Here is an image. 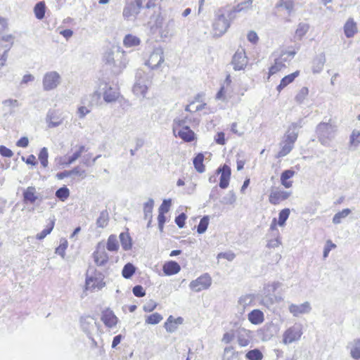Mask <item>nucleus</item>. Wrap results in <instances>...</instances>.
I'll use <instances>...</instances> for the list:
<instances>
[{"mask_svg":"<svg viewBox=\"0 0 360 360\" xmlns=\"http://www.w3.org/2000/svg\"><path fill=\"white\" fill-rule=\"evenodd\" d=\"M245 357L248 360H262L263 358V354L259 349H254L248 351Z\"/></svg>","mask_w":360,"mask_h":360,"instance_id":"nucleus-43","label":"nucleus"},{"mask_svg":"<svg viewBox=\"0 0 360 360\" xmlns=\"http://www.w3.org/2000/svg\"><path fill=\"white\" fill-rule=\"evenodd\" d=\"M109 220L108 212L107 210L101 212L98 218L96 220V226L98 228H104L108 225Z\"/></svg>","mask_w":360,"mask_h":360,"instance_id":"nucleus-40","label":"nucleus"},{"mask_svg":"<svg viewBox=\"0 0 360 360\" xmlns=\"http://www.w3.org/2000/svg\"><path fill=\"white\" fill-rule=\"evenodd\" d=\"M157 305L158 304L155 300H149L143 304V309L146 312H151L156 308Z\"/></svg>","mask_w":360,"mask_h":360,"instance_id":"nucleus-57","label":"nucleus"},{"mask_svg":"<svg viewBox=\"0 0 360 360\" xmlns=\"http://www.w3.org/2000/svg\"><path fill=\"white\" fill-rule=\"evenodd\" d=\"M351 213V210L349 208L342 210L340 212L336 213L333 218V223L338 224L341 223L342 219L347 217Z\"/></svg>","mask_w":360,"mask_h":360,"instance_id":"nucleus-42","label":"nucleus"},{"mask_svg":"<svg viewBox=\"0 0 360 360\" xmlns=\"http://www.w3.org/2000/svg\"><path fill=\"white\" fill-rule=\"evenodd\" d=\"M55 195L58 199H59L62 202H64L70 196V191L65 186H64L58 188L56 191Z\"/></svg>","mask_w":360,"mask_h":360,"instance_id":"nucleus-41","label":"nucleus"},{"mask_svg":"<svg viewBox=\"0 0 360 360\" xmlns=\"http://www.w3.org/2000/svg\"><path fill=\"white\" fill-rule=\"evenodd\" d=\"M335 126L328 122H321L316 127V134L319 141L323 145H327L328 141L334 137Z\"/></svg>","mask_w":360,"mask_h":360,"instance_id":"nucleus-4","label":"nucleus"},{"mask_svg":"<svg viewBox=\"0 0 360 360\" xmlns=\"http://www.w3.org/2000/svg\"><path fill=\"white\" fill-rule=\"evenodd\" d=\"M238 343L240 347H246L250 342V331L244 328L240 329L238 333Z\"/></svg>","mask_w":360,"mask_h":360,"instance_id":"nucleus-28","label":"nucleus"},{"mask_svg":"<svg viewBox=\"0 0 360 360\" xmlns=\"http://www.w3.org/2000/svg\"><path fill=\"white\" fill-rule=\"evenodd\" d=\"M212 283V278L207 274L198 277L197 279L192 281L190 283V288L195 292H200L201 290L207 289Z\"/></svg>","mask_w":360,"mask_h":360,"instance_id":"nucleus-9","label":"nucleus"},{"mask_svg":"<svg viewBox=\"0 0 360 360\" xmlns=\"http://www.w3.org/2000/svg\"><path fill=\"white\" fill-rule=\"evenodd\" d=\"M141 72H137L136 75V82L133 86V92L137 96L146 97L147 90L148 89L147 83L148 82L145 78L141 77Z\"/></svg>","mask_w":360,"mask_h":360,"instance_id":"nucleus-10","label":"nucleus"},{"mask_svg":"<svg viewBox=\"0 0 360 360\" xmlns=\"http://www.w3.org/2000/svg\"><path fill=\"white\" fill-rule=\"evenodd\" d=\"M288 61L287 57H283V54L275 59L274 64L269 68V75H273L285 68V63Z\"/></svg>","mask_w":360,"mask_h":360,"instance_id":"nucleus-20","label":"nucleus"},{"mask_svg":"<svg viewBox=\"0 0 360 360\" xmlns=\"http://www.w3.org/2000/svg\"><path fill=\"white\" fill-rule=\"evenodd\" d=\"M100 98L101 93L97 91H94L93 94L89 96H85L82 100V103L84 105H87V106L82 105L78 108L77 113L79 117L82 119L87 114H89L91 112V110L89 108V107L98 104Z\"/></svg>","mask_w":360,"mask_h":360,"instance_id":"nucleus-5","label":"nucleus"},{"mask_svg":"<svg viewBox=\"0 0 360 360\" xmlns=\"http://www.w3.org/2000/svg\"><path fill=\"white\" fill-rule=\"evenodd\" d=\"M309 28V25L305 23H300L295 31V37L301 40L302 37L307 34Z\"/></svg>","mask_w":360,"mask_h":360,"instance_id":"nucleus-44","label":"nucleus"},{"mask_svg":"<svg viewBox=\"0 0 360 360\" xmlns=\"http://www.w3.org/2000/svg\"><path fill=\"white\" fill-rule=\"evenodd\" d=\"M124 52L120 50L119 47H112L105 51L103 56V62L111 67L114 74H120L126 67V63L122 61Z\"/></svg>","mask_w":360,"mask_h":360,"instance_id":"nucleus-1","label":"nucleus"},{"mask_svg":"<svg viewBox=\"0 0 360 360\" xmlns=\"http://www.w3.org/2000/svg\"><path fill=\"white\" fill-rule=\"evenodd\" d=\"M106 248L110 252H116L119 249V244L117 236L115 235H110L107 241Z\"/></svg>","mask_w":360,"mask_h":360,"instance_id":"nucleus-39","label":"nucleus"},{"mask_svg":"<svg viewBox=\"0 0 360 360\" xmlns=\"http://www.w3.org/2000/svg\"><path fill=\"white\" fill-rule=\"evenodd\" d=\"M140 43V39L136 36L132 35L131 34H127L123 39V44L126 47L136 46L139 45Z\"/></svg>","mask_w":360,"mask_h":360,"instance_id":"nucleus-34","label":"nucleus"},{"mask_svg":"<svg viewBox=\"0 0 360 360\" xmlns=\"http://www.w3.org/2000/svg\"><path fill=\"white\" fill-rule=\"evenodd\" d=\"M204 155L202 153H198L193 158V165L195 169L199 172L202 173L205 172V166L203 165Z\"/></svg>","mask_w":360,"mask_h":360,"instance_id":"nucleus-38","label":"nucleus"},{"mask_svg":"<svg viewBox=\"0 0 360 360\" xmlns=\"http://www.w3.org/2000/svg\"><path fill=\"white\" fill-rule=\"evenodd\" d=\"M136 272V267L135 266L129 262V263H127L122 270V276L126 278V279H129L131 278L133 275L135 274Z\"/></svg>","mask_w":360,"mask_h":360,"instance_id":"nucleus-37","label":"nucleus"},{"mask_svg":"<svg viewBox=\"0 0 360 360\" xmlns=\"http://www.w3.org/2000/svg\"><path fill=\"white\" fill-rule=\"evenodd\" d=\"M186 218L187 217L185 213H181L175 218V223L179 228L181 229L184 226Z\"/></svg>","mask_w":360,"mask_h":360,"instance_id":"nucleus-62","label":"nucleus"},{"mask_svg":"<svg viewBox=\"0 0 360 360\" xmlns=\"http://www.w3.org/2000/svg\"><path fill=\"white\" fill-rule=\"evenodd\" d=\"M289 311L294 316H298L301 314H308L311 311V307L309 302L301 304H291L288 307Z\"/></svg>","mask_w":360,"mask_h":360,"instance_id":"nucleus-15","label":"nucleus"},{"mask_svg":"<svg viewBox=\"0 0 360 360\" xmlns=\"http://www.w3.org/2000/svg\"><path fill=\"white\" fill-rule=\"evenodd\" d=\"M302 334V327L300 325L295 324L289 328L284 333L283 342L285 344L291 343L294 341L298 340Z\"/></svg>","mask_w":360,"mask_h":360,"instance_id":"nucleus-11","label":"nucleus"},{"mask_svg":"<svg viewBox=\"0 0 360 360\" xmlns=\"http://www.w3.org/2000/svg\"><path fill=\"white\" fill-rule=\"evenodd\" d=\"M300 75V72L298 70L294 72L292 74L285 76L281 80L280 84L277 86L276 89L278 92H281L282 89H283L285 86H287L289 84L292 83L295 79Z\"/></svg>","mask_w":360,"mask_h":360,"instance_id":"nucleus-27","label":"nucleus"},{"mask_svg":"<svg viewBox=\"0 0 360 360\" xmlns=\"http://www.w3.org/2000/svg\"><path fill=\"white\" fill-rule=\"evenodd\" d=\"M119 93L110 86L105 91L103 94V99L107 103H112L117 99Z\"/></svg>","mask_w":360,"mask_h":360,"instance_id":"nucleus-35","label":"nucleus"},{"mask_svg":"<svg viewBox=\"0 0 360 360\" xmlns=\"http://www.w3.org/2000/svg\"><path fill=\"white\" fill-rule=\"evenodd\" d=\"M183 321L184 319L181 317L174 319L172 316H169L165 323V328L167 332L173 333L177 328V326L183 323Z\"/></svg>","mask_w":360,"mask_h":360,"instance_id":"nucleus-25","label":"nucleus"},{"mask_svg":"<svg viewBox=\"0 0 360 360\" xmlns=\"http://www.w3.org/2000/svg\"><path fill=\"white\" fill-rule=\"evenodd\" d=\"M162 270L165 275L171 276L179 272L181 267L176 262L169 261L163 265Z\"/></svg>","mask_w":360,"mask_h":360,"instance_id":"nucleus-23","label":"nucleus"},{"mask_svg":"<svg viewBox=\"0 0 360 360\" xmlns=\"http://www.w3.org/2000/svg\"><path fill=\"white\" fill-rule=\"evenodd\" d=\"M154 205V200L153 199H149L148 202L144 203L143 206V212H144V218L145 219H148V222L147 224V227H150L151 221H152V212Z\"/></svg>","mask_w":360,"mask_h":360,"instance_id":"nucleus-29","label":"nucleus"},{"mask_svg":"<svg viewBox=\"0 0 360 360\" xmlns=\"http://www.w3.org/2000/svg\"><path fill=\"white\" fill-rule=\"evenodd\" d=\"M217 173H221L219 184V187L222 189L226 188L229 186L230 176L231 174V168L228 165H224L217 169Z\"/></svg>","mask_w":360,"mask_h":360,"instance_id":"nucleus-14","label":"nucleus"},{"mask_svg":"<svg viewBox=\"0 0 360 360\" xmlns=\"http://www.w3.org/2000/svg\"><path fill=\"white\" fill-rule=\"evenodd\" d=\"M336 245L332 243L330 240L326 241V243L324 246L323 256L324 258H326L328 256L330 251L332 248H335Z\"/></svg>","mask_w":360,"mask_h":360,"instance_id":"nucleus-59","label":"nucleus"},{"mask_svg":"<svg viewBox=\"0 0 360 360\" xmlns=\"http://www.w3.org/2000/svg\"><path fill=\"white\" fill-rule=\"evenodd\" d=\"M172 206V200L171 199H165L162 201V205L159 207V212L167 213L170 210Z\"/></svg>","mask_w":360,"mask_h":360,"instance_id":"nucleus-58","label":"nucleus"},{"mask_svg":"<svg viewBox=\"0 0 360 360\" xmlns=\"http://www.w3.org/2000/svg\"><path fill=\"white\" fill-rule=\"evenodd\" d=\"M326 63L325 54L323 53H320L315 57L312 62V72L314 73H319L323 70L324 64Z\"/></svg>","mask_w":360,"mask_h":360,"instance_id":"nucleus-24","label":"nucleus"},{"mask_svg":"<svg viewBox=\"0 0 360 360\" xmlns=\"http://www.w3.org/2000/svg\"><path fill=\"white\" fill-rule=\"evenodd\" d=\"M85 150V147L84 146H80L79 149L75 151L71 156L68 158V160L66 162V165H70L72 164L75 161H76L82 155V153Z\"/></svg>","mask_w":360,"mask_h":360,"instance_id":"nucleus-54","label":"nucleus"},{"mask_svg":"<svg viewBox=\"0 0 360 360\" xmlns=\"http://www.w3.org/2000/svg\"><path fill=\"white\" fill-rule=\"evenodd\" d=\"M142 6V0H134L133 1H131L124 8L123 16L125 18H129L131 16L139 14Z\"/></svg>","mask_w":360,"mask_h":360,"instance_id":"nucleus-13","label":"nucleus"},{"mask_svg":"<svg viewBox=\"0 0 360 360\" xmlns=\"http://www.w3.org/2000/svg\"><path fill=\"white\" fill-rule=\"evenodd\" d=\"M50 221L46 225V228L44 229L40 233H37L36 236V238L37 240H43L47 235L51 233L52 230L53 229L54 225H55V221L56 218L54 216L52 217V218L49 219Z\"/></svg>","mask_w":360,"mask_h":360,"instance_id":"nucleus-31","label":"nucleus"},{"mask_svg":"<svg viewBox=\"0 0 360 360\" xmlns=\"http://www.w3.org/2000/svg\"><path fill=\"white\" fill-rule=\"evenodd\" d=\"M210 218L209 216H204L200 221L199 224L197 226V232L200 234L205 233L207 229L209 224Z\"/></svg>","mask_w":360,"mask_h":360,"instance_id":"nucleus-46","label":"nucleus"},{"mask_svg":"<svg viewBox=\"0 0 360 360\" xmlns=\"http://www.w3.org/2000/svg\"><path fill=\"white\" fill-rule=\"evenodd\" d=\"M46 122L49 128H54L62 124V120L60 119L54 110H49L46 115Z\"/></svg>","mask_w":360,"mask_h":360,"instance_id":"nucleus-26","label":"nucleus"},{"mask_svg":"<svg viewBox=\"0 0 360 360\" xmlns=\"http://www.w3.org/2000/svg\"><path fill=\"white\" fill-rule=\"evenodd\" d=\"M224 8H220L215 11L214 19L212 23L214 37L222 36L230 27V22L224 15Z\"/></svg>","mask_w":360,"mask_h":360,"instance_id":"nucleus-2","label":"nucleus"},{"mask_svg":"<svg viewBox=\"0 0 360 360\" xmlns=\"http://www.w3.org/2000/svg\"><path fill=\"white\" fill-rule=\"evenodd\" d=\"M23 202L26 204H34L38 199L36 195V188L34 186L27 187L22 193Z\"/></svg>","mask_w":360,"mask_h":360,"instance_id":"nucleus-19","label":"nucleus"},{"mask_svg":"<svg viewBox=\"0 0 360 360\" xmlns=\"http://www.w3.org/2000/svg\"><path fill=\"white\" fill-rule=\"evenodd\" d=\"M68 245V243L66 240H61L59 246L56 249V253L64 258Z\"/></svg>","mask_w":360,"mask_h":360,"instance_id":"nucleus-56","label":"nucleus"},{"mask_svg":"<svg viewBox=\"0 0 360 360\" xmlns=\"http://www.w3.org/2000/svg\"><path fill=\"white\" fill-rule=\"evenodd\" d=\"M173 27H174V21L171 20L167 24L165 29L161 32V33H160L161 38L166 39V38H168L169 37L172 36Z\"/></svg>","mask_w":360,"mask_h":360,"instance_id":"nucleus-55","label":"nucleus"},{"mask_svg":"<svg viewBox=\"0 0 360 360\" xmlns=\"http://www.w3.org/2000/svg\"><path fill=\"white\" fill-rule=\"evenodd\" d=\"M101 320L103 323L109 328H112L117 324V318L112 311L107 309L102 312Z\"/></svg>","mask_w":360,"mask_h":360,"instance_id":"nucleus-17","label":"nucleus"},{"mask_svg":"<svg viewBox=\"0 0 360 360\" xmlns=\"http://www.w3.org/2000/svg\"><path fill=\"white\" fill-rule=\"evenodd\" d=\"M92 257L98 266H103L108 263L109 257L105 251V245L102 242H99L96 245V250L92 254Z\"/></svg>","mask_w":360,"mask_h":360,"instance_id":"nucleus-7","label":"nucleus"},{"mask_svg":"<svg viewBox=\"0 0 360 360\" xmlns=\"http://www.w3.org/2000/svg\"><path fill=\"white\" fill-rule=\"evenodd\" d=\"M294 144H290V143L285 141L283 142V145H282L281 150L278 152L277 157H284L287 155L293 148Z\"/></svg>","mask_w":360,"mask_h":360,"instance_id":"nucleus-49","label":"nucleus"},{"mask_svg":"<svg viewBox=\"0 0 360 360\" xmlns=\"http://www.w3.org/2000/svg\"><path fill=\"white\" fill-rule=\"evenodd\" d=\"M103 280L104 275L103 273L96 269L89 268L86 272V288L101 290L105 285Z\"/></svg>","mask_w":360,"mask_h":360,"instance_id":"nucleus-3","label":"nucleus"},{"mask_svg":"<svg viewBox=\"0 0 360 360\" xmlns=\"http://www.w3.org/2000/svg\"><path fill=\"white\" fill-rule=\"evenodd\" d=\"M146 324H152L155 325L158 323V312H155L152 314H150L146 316L145 320Z\"/></svg>","mask_w":360,"mask_h":360,"instance_id":"nucleus-64","label":"nucleus"},{"mask_svg":"<svg viewBox=\"0 0 360 360\" xmlns=\"http://www.w3.org/2000/svg\"><path fill=\"white\" fill-rule=\"evenodd\" d=\"M2 103L4 106L10 108V111L19 105V102L16 99H6L3 101Z\"/></svg>","mask_w":360,"mask_h":360,"instance_id":"nucleus-61","label":"nucleus"},{"mask_svg":"<svg viewBox=\"0 0 360 360\" xmlns=\"http://www.w3.org/2000/svg\"><path fill=\"white\" fill-rule=\"evenodd\" d=\"M80 323L82 330L87 335L88 338L96 344L94 339L92 338L93 333L98 330V326L95 319L91 316H82Z\"/></svg>","mask_w":360,"mask_h":360,"instance_id":"nucleus-6","label":"nucleus"},{"mask_svg":"<svg viewBox=\"0 0 360 360\" xmlns=\"http://www.w3.org/2000/svg\"><path fill=\"white\" fill-rule=\"evenodd\" d=\"M357 31L356 23L354 22V19L352 18H349L344 25V32L345 36L347 38H352Z\"/></svg>","mask_w":360,"mask_h":360,"instance_id":"nucleus-21","label":"nucleus"},{"mask_svg":"<svg viewBox=\"0 0 360 360\" xmlns=\"http://www.w3.org/2000/svg\"><path fill=\"white\" fill-rule=\"evenodd\" d=\"M349 143L351 146L356 148L360 144V131L358 130H353L349 137Z\"/></svg>","mask_w":360,"mask_h":360,"instance_id":"nucleus-53","label":"nucleus"},{"mask_svg":"<svg viewBox=\"0 0 360 360\" xmlns=\"http://www.w3.org/2000/svg\"><path fill=\"white\" fill-rule=\"evenodd\" d=\"M175 135L179 136L186 142H191L195 139V134L189 127H184L181 129H179Z\"/></svg>","mask_w":360,"mask_h":360,"instance_id":"nucleus-22","label":"nucleus"},{"mask_svg":"<svg viewBox=\"0 0 360 360\" xmlns=\"http://www.w3.org/2000/svg\"><path fill=\"white\" fill-rule=\"evenodd\" d=\"M297 136L298 131H296L295 129H291V128L289 127L285 135V141L289 142L290 144H294L297 139Z\"/></svg>","mask_w":360,"mask_h":360,"instance_id":"nucleus-45","label":"nucleus"},{"mask_svg":"<svg viewBox=\"0 0 360 360\" xmlns=\"http://www.w3.org/2000/svg\"><path fill=\"white\" fill-rule=\"evenodd\" d=\"M252 301V296L251 295H247L240 297L238 300V303L245 307L247 305H249Z\"/></svg>","mask_w":360,"mask_h":360,"instance_id":"nucleus-63","label":"nucleus"},{"mask_svg":"<svg viewBox=\"0 0 360 360\" xmlns=\"http://www.w3.org/2000/svg\"><path fill=\"white\" fill-rule=\"evenodd\" d=\"M248 319L253 324H259L264 321V314L259 309H254L249 313Z\"/></svg>","mask_w":360,"mask_h":360,"instance_id":"nucleus-32","label":"nucleus"},{"mask_svg":"<svg viewBox=\"0 0 360 360\" xmlns=\"http://www.w3.org/2000/svg\"><path fill=\"white\" fill-rule=\"evenodd\" d=\"M39 160L40 161L41 165L44 167H46L48 166V158H49V153H48V149L46 147L42 148L39 153Z\"/></svg>","mask_w":360,"mask_h":360,"instance_id":"nucleus-47","label":"nucleus"},{"mask_svg":"<svg viewBox=\"0 0 360 360\" xmlns=\"http://www.w3.org/2000/svg\"><path fill=\"white\" fill-rule=\"evenodd\" d=\"M133 294L138 297H142L146 295L145 290L140 285H135L132 289Z\"/></svg>","mask_w":360,"mask_h":360,"instance_id":"nucleus-60","label":"nucleus"},{"mask_svg":"<svg viewBox=\"0 0 360 360\" xmlns=\"http://www.w3.org/2000/svg\"><path fill=\"white\" fill-rule=\"evenodd\" d=\"M308 94V88L305 86L302 87L296 95L295 98V101L299 104L302 103L303 101L305 100L306 97L307 96Z\"/></svg>","mask_w":360,"mask_h":360,"instance_id":"nucleus-52","label":"nucleus"},{"mask_svg":"<svg viewBox=\"0 0 360 360\" xmlns=\"http://www.w3.org/2000/svg\"><path fill=\"white\" fill-rule=\"evenodd\" d=\"M60 76L56 71L46 72L43 77V89L45 91H51L56 89L60 84Z\"/></svg>","mask_w":360,"mask_h":360,"instance_id":"nucleus-8","label":"nucleus"},{"mask_svg":"<svg viewBox=\"0 0 360 360\" xmlns=\"http://www.w3.org/2000/svg\"><path fill=\"white\" fill-rule=\"evenodd\" d=\"M236 200V196L233 191H229V193L222 198L221 203L224 205H232Z\"/></svg>","mask_w":360,"mask_h":360,"instance_id":"nucleus-50","label":"nucleus"},{"mask_svg":"<svg viewBox=\"0 0 360 360\" xmlns=\"http://www.w3.org/2000/svg\"><path fill=\"white\" fill-rule=\"evenodd\" d=\"M232 65L235 70H243L248 63V58L244 49H238L232 58Z\"/></svg>","mask_w":360,"mask_h":360,"instance_id":"nucleus-12","label":"nucleus"},{"mask_svg":"<svg viewBox=\"0 0 360 360\" xmlns=\"http://www.w3.org/2000/svg\"><path fill=\"white\" fill-rule=\"evenodd\" d=\"M291 193L285 191H272L269 195V200L272 205H278L280 202L288 199Z\"/></svg>","mask_w":360,"mask_h":360,"instance_id":"nucleus-16","label":"nucleus"},{"mask_svg":"<svg viewBox=\"0 0 360 360\" xmlns=\"http://www.w3.org/2000/svg\"><path fill=\"white\" fill-rule=\"evenodd\" d=\"M187 123V117L176 118L174 120L173 131L176 134L179 129H181L184 127H188L186 125Z\"/></svg>","mask_w":360,"mask_h":360,"instance_id":"nucleus-48","label":"nucleus"},{"mask_svg":"<svg viewBox=\"0 0 360 360\" xmlns=\"http://www.w3.org/2000/svg\"><path fill=\"white\" fill-rule=\"evenodd\" d=\"M347 348L350 351V356L355 360H360V338L354 339L348 343Z\"/></svg>","mask_w":360,"mask_h":360,"instance_id":"nucleus-18","label":"nucleus"},{"mask_svg":"<svg viewBox=\"0 0 360 360\" xmlns=\"http://www.w3.org/2000/svg\"><path fill=\"white\" fill-rule=\"evenodd\" d=\"M120 240L121 245L124 250H129L131 249L132 243L131 238L128 233L122 232L120 234Z\"/></svg>","mask_w":360,"mask_h":360,"instance_id":"nucleus-33","label":"nucleus"},{"mask_svg":"<svg viewBox=\"0 0 360 360\" xmlns=\"http://www.w3.org/2000/svg\"><path fill=\"white\" fill-rule=\"evenodd\" d=\"M295 174V171L292 169H286L284 170L281 175V184L286 188H289L292 186V182L291 181H288L289 179L292 178Z\"/></svg>","mask_w":360,"mask_h":360,"instance_id":"nucleus-30","label":"nucleus"},{"mask_svg":"<svg viewBox=\"0 0 360 360\" xmlns=\"http://www.w3.org/2000/svg\"><path fill=\"white\" fill-rule=\"evenodd\" d=\"M289 215H290V210L288 208H285V209L282 210L278 214V224L280 226H284L286 220L289 217Z\"/></svg>","mask_w":360,"mask_h":360,"instance_id":"nucleus-51","label":"nucleus"},{"mask_svg":"<svg viewBox=\"0 0 360 360\" xmlns=\"http://www.w3.org/2000/svg\"><path fill=\"white\" fill-rule=\"evenodd\" d=\"M35 17L39 20H42L45 16L46 5L44 1L38 2L34 8Z\"/></svg>","mask_w":360,"mask_h":360,"instance_id":"nucleus-36","label":"nucleus"}]
</instances>
